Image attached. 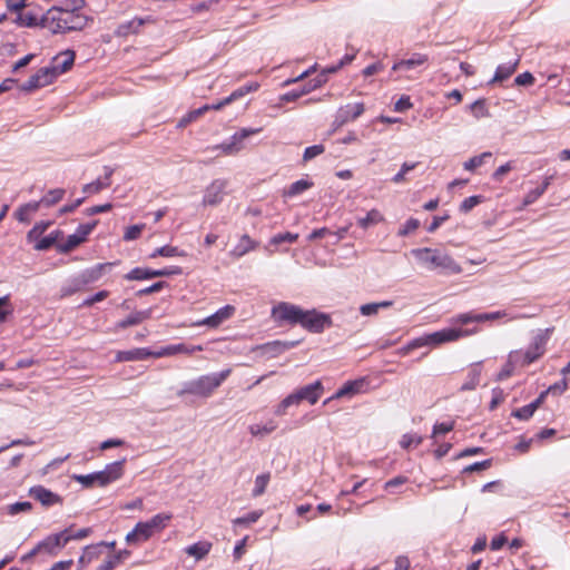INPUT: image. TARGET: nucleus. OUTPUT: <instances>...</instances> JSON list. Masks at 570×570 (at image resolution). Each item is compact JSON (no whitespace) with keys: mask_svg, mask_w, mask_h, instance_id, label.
<instances>
[{"mask_svg":"<svg viewBox=\"0 0 570 570\" xmlns=\"http://www.w3.org/2000/svg\"><path fill=\"white\" fill-rule=\"evenodd\" d=\"M454 425H455L454 421L435 423L433 425L432 438H434L439 434H446V433L451 432L454 429Z\"/></svg>","mask_w":570,"mask_h":570,"instance_id":"nucleus-63","label":"nucleus"},{"mask_svg":"<svg viewBox=\"0 0 570 570\" xmlns=\"http://www.w3.org/2000/svg\"><path fill=\"white\" fill-rule=\"evenodd\" d=\"M144 227H145L144 224L131 225V226L127 227L124 233V239L125 240L137 239L140 236Z\"/></svg>","mask_w":570,"mask_h":570,"instance_id":"nucleus-62","label":"nucleus"},{"mask_svg":"<svg viewBox=\"0 0 570 570\" xmlns=\"http://www.w3.org/2000/svg\"><path fill=\"white\" fill-rule=\"evenodd\" d=\"M325 151V147L322 144L313 145L309 147H306L303 154V160L304 163L314 159L315 157L322 155Z\"/></svg>","mask_w":570,"mask_h":570,"instance_id":"nucleus-58","label":"nucleus"},{"mask_svg":"<svg viewBox=\"0 0 570 570\" xmlns=\"http://www.w3.org/2000/svg\"><path fill=\"white\" fill-rule=\"evenodd\" d=\"M327 81L326 72H321L316 75L314 78L309 79L306 83H304L301 88L293 89L281 97L282 101H295L304 95L309 94L311 91L322 87Z\"/></svg>","mask_w":570,"mask_h":570,"instance_id":"nucleus-10","label":"nucleus"},{"mask_svg":"<svg viewBox=\"0 0 570 570\" xmlns=\"http://www.w3.org/2000/svg\"><path fill=\"white\" fill-rule=\"evenodd\" d=\"M481 363H475L470 368L465 382L461 385L460 391H473L480 383Z\"/></svg>","mask_w":570,"mask_h":570,"instance_id":"nucleus-34","label":"nucleus"},{"mask_svg":"<svg viewBox=\"0 0 570 570\" xmlns=\"http://www.w3.org/2000/svg\"><path fill=\"white\" fill-rule=\"evenodd\" d=\"M212 549V543L208 541H198L196 543H193L184 549V551L190 556L194 557L196 560H202L205 558Z\"/></svg>","mask_w":570,"mask_h":570,"instance_id":"nucleus-36","label":"nucleus"},{"mask_svg":"<svg viewBox=\"0 0 570 570\" xmlns=\"http://www.w3.org/2000/svg\"><path fill=\"white\" fill-rule=\"evenodd\" d=\"M148 19L135 17L129 21L120 23L115 30L117 37H128L129 35L137 33Z\"/></svg>","mask_w":570,"mask_h":570,"instance_id":"nucleus-26","label":"nucleus"},{"mask_svg":"<svg viewBox=\"0 0 570 570\" xmlns=\"http://www.w3.org/2000/svg\"><path fill=\"white\" fill-rule=\"evenodd\" d=\"M99 475H101L100 471L89 474H76L73 475V480L80 483L83 488H92L95 484L104 487L102 479H100Z\"/></svg>","mask_w":570,"mask_h":570,"instance_id":"nucleus-39","label":"nucleus"},{"mask_svg":"<svg viewBox=\"0 0 570 570\" xmlns=\"http://www.w3.org/2000/svg\"><path fill=\"white\" fill-rule=\"evenodd\" d=\"M114 547L115 542H100L97 544L87 546L83 549L82 554L79 557L80 566L88 567L92 560H98L104 557L96 570H112L114 568L120 566V561L122 559H127L130 556V552L127 550H122L116 554H112Z\"/></svg>","mask_w":570,"mask_h":570,"instance_id":"nucleus-3","label":"nucleus"},{"mask_svg":"<svg viewBox=\"0 0 570 570\" xmlns=\"http://www.w3.org/2000/svg\"><path fill=\"white\" fill-rule=\"evenodd\" d=\"M479 328L476 326L472 328H462V327H448L442 328L440 331L433 332L431 334H426L420 337H416L410 341L405 346L400 350V353L405 355L410 351L420 348L428 345H440L446 342H455L462 337L471 336L478 333Z\"/></svg>","mask_w":570,"mask_h":570,"instance_id":"nucleus-4","label":"nucleus"},{"mask_svg":"<svg viewBox=\"0 0 570 570\" xmlns=\"http://www.w3.org/2000/svg\"><path fill=\"white\" fill-rule=\"evenodd\" d=\"M114 173V169L105 166V177L104 178H97L96 180L86 184L82 188L83 193L86 194H97L101 191L102 189L108 188L111 185L110 177Z\"/></svg>","mask_w":570,"mask_h":570,"instance_id":"nucleus-25","label":"nucleus"},{"mask_svg":"<svg viewBox=\"0 0 570 570\" xmlns=\"http://www.w3.org/2000/svg\"><path fill=\"white\" fill-rule=\"evenodd\" d=\"M365 110L363 102L347 104L337 109L333 126L335 128L342 127L343 125L355 120Z\"/></svg>","mask_w":570,"mask_h":570,"instance_id":"nucleus-12","label":"nucleus"},{"mask_svg":"<svg viewBox=\"0 0 570 570\" xmlns=\"http://www.w3.org/2000/svg\"><path fill=\"white\" fill-rule=\"evenodd\" d=\"M518 63L519 59H515L513 62L499 65L493 78L489 81V85L508 79L515 71Z\"/></svg>","mask_w":570,"mask_h":570,"instance_id":"nucleus-35","label":"nucleus"},{"mask_svg":"<svg viewBox=\"0 0 570 570\" xmlns=\"http://www.w3.org/2000/svg\"><path fill=\"white\" fill-rule=\"evenodd\" d=\"M553 327H549V328H546V330H540L532 338V344L537 347H539V350H541L543 353H546V347H547V344H548V341L550 340V336L553 332Z\"/></svg>","mask_w":570,"mask_h":570,"instance_id":"nucleus-45","label":"nucleus"},{"mask_svg":"<svg viewBox=\"0 0 570 570\" xmlns=\"http://www.w3.org/2000/svg\"><path fill=\"white\" fill-rule=\"evenodd\" d=\"M505 315H507V313L504 311H497V312H491V313L468 312V313H462V314L454 316L452 318V324L462 326V325H468L471 323H482V322H487V321H494V320L501 318Z\"/></svg>","mask_w":570,"mask_h":570,"instance_id":"nucleus-11","label":"nucleus"},{"mask_svg":"<svg viewBox=\"0 0 570 570\" xmlns=\"http://www.w3.org/2000/svg\"><path fill=\"white\" fill-rule=\"evenodd\" d=\"M66 190L63 188L50 189L41 197V203L45 207H52L63 199Z\"/></svg>","mask_w":570,"mask_h":570,"instance_id":"nucleus-43","label":"nucleus"},{"mask_svg":"<svg viewBox=\"0 0 570 570\" xmlns=\"http://www.w3.org/2000/svg\"><path fill=\"white\" fill-rule=\"evenodd\" d=\"M491 465H492V460L487 459V460H483L480 462H474L470 465H466L465 468H463L462 473L466 474V473H472V472L484 471V470L491 468Z\"/></svg>","mask_w":570,"mask_h":570,"instance_id":"nucleus-59","label":"nucleus"},{"mask_svg":"<svg viewBox=\"0 0 570 570\" xmlns=\"http://www.w3.org/2000/svg\"><path fill=\"white\" fill-rule=\"evenodd\" d=\"M150 315H151L150 309L136 311V312L131 313L130 315H128L126 318L119 321L116 324V327L119 330H124L129 326L138 325V324L142 323L144 321L148 320L150 317Z\"/></svg>","mask_w":570,"mask_h":570,"instance_id":"nucleus-28","label":"nucleus"},{"mask_svg":"<svg viewBox=\"0 0 570 570\" xmlns=\"http://www.w3.org/2000/svg\"><path fill=\"white\" fill-rule=\"evenodd\" d=\"M547 395H548V391L541 392L539 394V396L531 403L513 410L511 413V416H513L520 421H528L529 419L532 417V415L539 409V406L544 402Z\"/></svg>","mask_w":570,"mask_h":570,"instance_id":"nucleus-21","label":"nucleus"},{"mask_svg":"<svg viewBox=\"0 0 570 570\" xmlns=\"http://www.w3.org/2000/svg\"><path fill=\"white\" fill-rule=\"evenodd\" d=\"M313 186V183L307 179H299L291 184L283 193L285 197H294L297 196L305 190L309 189Z\"/></svg>","mask_w":570,"mask_h":570,"instance_id":"nucleus-41","label":"nucleus"},{"mask_svg":"<svg viewBox=\"0 0 570 570\" xmlns=\"http://www.w3.org/2000/svg\"><path fill=\"white\" fill-rule=\"evenodd\" d=\"M277 429L274 420H268L265 424H250L248 431L253 436L263 438L273 433Z\"/></svg>","mask_w":570,"mask_h":570,"instance_id":"nucleus-38","label":"nucleus"},{"mask_svg":"<svg viewBox=\"0 0 570 570\" xmlns=\"http://www.w3.org/2000/svg\"><path fill=\"white\" fill-rule=\"evenodd\" d=\"M298 344L297 341H272L265 344L257 345L253 351H261L262 354L268 357H277L284 352L295 347Z\"/></svg>","mask_w":570,"mask_h":570,"instance_id":"nucleus-16","label":"nucleus"},{"mask_svg":"<svg viewBox=\"0 0 570 570\" xmlns=\"http://www.w3.org/2000/svg\"><path fill=\"white\" fill-rule=\"evenodd\" d=\"M227 187V180L215 179L208 185L204 191L203 205L204 206H216L223 202L225 189Z\"/></svg>","mask_w":570,"mask_h":570,"instance_id":"nucleus-14","label":"nucleus"},{"mask_svg":"<svg viewBox=\"0 0 570 570\" xmlns=\"http://www.w3.org/2000/svg\"><path fill=\"white\" fill-rule=\"evenodd\" d=\"M482 202L483 196L481 195L470 196L460 204V212L466 214Z\"/></svg>","mask_w":570,"mask_h":570,"instance_id":"nucleus-57","label":"nucleus"},{"mask_svg":"<svg viewBox=\"0 0 570 570\" xmlns=\"http://www.w3.org/2000/svg\"><path fill=\"white\" fill-rule=\"evenodd\" d=\"M29 494L37 501H39L43 507H51L55 504H61L62 498L50 491L49 489L42 485L32 487L29 490Z\"/></svg>","mask_w":570,"mask_h":570,"instance_id":"nucleus-18","label":"nucleus"},{"mask_svg":"<svg viewBox=\"0 0 570 570\" xmlns=\"http://www.w3.org/2000/svg\"><path fill=\"white\" fill-rule=\"evenodd\" d=\"M262 515H263L262 510L252 511L243 517L236 518L233 521V523L235 525H239V527H247L252 523H255Z\"/></svg>","mask_w":570,"mask_h":570,"instance_id":"nucleus-50","label":"nucleus"},{"mask_svg":"<svg viewBox=\"0 0 570 570\" xmlns=\"http://www.w3.org/2000/svg\"><path fill=\"white\" fill-rule=\"evenodd\" d=\"M61 533H62L63 538L66 539V544H67L70 540H73V539L80 540V539L87 538L91 533V529L82 528V529L76 530L72 527H70V528L62 530Z\"/></svg>","mask_w":570,"mask_h":570,"instance_id":"nucleus-46","label":"nucleus"},{"mask_svg":"<svg viewBox=\"0 0 570 570\" xmlns=\"http://www.w3.org/2000/svg\"><path fill=\"white\" fill-rule=\"evenodd\" d=\"M150 357L149 348L137 347L129 351H120L116 355L118 362L140 361Z\"/></svg>","mask_w":570,"mask_h":570,"instance_id":"nucleus-29","label":"nucleus"},{"mask_svg":"<svg viewBox=\"0 0 570 570\" xmlns=\"http://www.w3.org/2000/svg\"><path fill=\"white\" fill-rule=\"evenodd\" d=\"M520 355V360L522 362V367H525L533 362L538 361L544 353L539 350V347L534 346L532 343L529 344L528 348L523 351H514Z\"/></svg>","mask_w":570,"mask_h":570,"instance_id":"nucleus-37","label":"nucleus"},{"mask_svg":"<svg viewBox=\"0 0 570 570\" xmlns=\"http://www.w3.org/2000/svg\"><path fill=\"white\" fill-rule=\"evenodd\" d=\"M491 157H492V153L484 151V153H482L478 156L471 157L469 160H466L463 164V168L465 170L473 171L476 168L481 167L485 163V159L491 158Z\"/></svg>","mask_w":570,"mask_h":570,"instance_id":"nucleus-47","label":"nucleus"},{"mask_svg":"<svg viewBox=\"0 0 570 570\" xmlns=\"http://www.w3.org/2000/svg\"><path fill=\"white\" fill-rule=\"evenodd\" d=\"M124 277L127 281L150 279L149 268L135 267L130 272H128Z\"/></svg>","mask_w":570,"mask_h":570,"instance_id":"nucleus-54","label":"nucleus"},{"mask_svg":"<svg viewBox=\"0 0 570 570\" xmlns=\"http://www.w3.org/2000/svg\"><path fill=\"white\" fill-rule=\"evenodd\" d=\"M170 356L177 354H193L195 352H202L204 348L202 345H187L185 343L169 344Z\"/></svg>","mask_w":570,"mask_h":570,"instance_id":"nucleus-44","label":"nucleus"},{"mask_svg":"<svg viewBox=\"0 0 570 570\" xmlns=\"http://www.w3.org/2000/svg\"><path fill=\"white\" fill-rule=\"evenodd\" d=\"M428 60L429 58L426 55L415 52L410 58L395 62L392 67V70L395 71L402 68L410 70L425 63Z\"/></svg>","mask_w":570,"mask_h":570,"instance_id":"nucleus-32","label":"nucleus"},{"mask_svg":"<svg viewBox=\"0 0 570 570\" xmlns=\"http://www.w3.org/2000/svg\"><path fill=\"white\" fill-rule=\"evenodd\" d=\"M258 88H259V85L256 81L246 83V85L237 88L228 97H226L225 102H233V101L246 96L249 92L256 91Z\"/></svg>","mask_w":570,"mask_h":570,"instance_id":"nucleus-42","label":"nucleus"},{"mask_svg":"<svg viewBox=\"0 0 570 570\" xmlns=\"http://www.w3.org/2000/svg\"><path fill=\"white\" fill-rule=\"evenodd\" d=\"M157 256H163V257L185 256V253L183 250H179L178 247L165 245V246L156 248L150 254L151 258H155Z\"/></svg>","mask_w":570,"mask_h":570,"instance_id":"nucleus-48","label":"nucleus"},{"mask_svg":"<svg viewBox=\"0 0 570 570\" xmlns=\"http://www.w3.org/2000/svg\"><path fill=\"white\" fill-rule=\"evenodd\" d=\"M257 246V243L253 240L247 234L243 235L238 243L234 246V248L230 250V255L233 257L239 258L250 250L255 249Z\"/></svg>","mask_w":570,"mask_h":570,"instance_id":"nucleus-31","label":"nucleus"},{"mask_svg":"<svg viewBox=\"0 0 570 570\" xmlns=\"http://www.w3.org/2000/svg\"><path fill=\"white\" fill-rule=\"evenodd\" d=\"M166 286H168V284L166 282H164V281L156 282V283L151 284L150 286H148V287L139 289L136 293V295L137 296L149 295V294H153V293L161 291Z\"/></svg>","mask_w":570,"mask_h":570,"instance_id":"nucleus-64","label":"nucleus"},{"mask_svg":"<svg viewBox=\"0 0 570 570\" xmlns=\"http://www.w3.org/2000/svg\"><path fill=\"white\" fill-rule=\"evenodd\" d=\"M271 316L278 325H301L311 333H323L325 328L333 326L330 314L315 308L303 309L301 306L281 302L272 308Z\"/></svg>","mask_w":570,"mask_h":570,"instance_id":"nucleus-1","label":"nucleus"},{"mask_svg":"<svg viewBox=\"0 0 570 570\" xmlns=\"http://www.w3.org/2000/svg\"><path fill=\"white\" fill-rule=\"evenodd\" d=\"M261 130V128H242L236 131L228 141L222 142L218 148L222 149L226 155L237 153L242 149V142L244 139L252 135L258 134Z\"/></svg>","mask_w":570,"mask_h":570,"instance_id":"nucleus-13","label":"nucleus"},{"mask_svg":"<svg viewBox=\"0 0 570 570\" xmlns=\"http://www.w3.org/2000/svg\"><path fill=\"white\" fill-rule=\"evenodd\" d=\"M230 373L232 370L226 368L217 373L202 375L195 380L184 382L177 395L184 396L188 394L207 399L223 384Z\"/></svg>","mask_w":570,"mask_h":570,"instance_id":"nucleus-5","label":"nucleus"},{"mask_svg":"<svg viewBox=\"0 0 570 570\" xmlns=\"http://www.w3.org/2000/svg\"><path fill=\"white\" fill-rule=\"evenodd\" d=\"M75 51L68 49L60 52L53 58L52 69L55 70L57 76L62 75L67 72L69 69H71L75 62Z\"/></svg>","mask_w":570,"mask_h":570,"instance_id":"nucleus-22","label":"nucleus"},{"mask_svg":"<svg viewBox=\"0 0 570 570\" xmlns=\"http://www.w3.org/2000/svg\"><path fill=\"white\" fill-rule=\"evenodd\" d=\"M365 385V380L360 379L355 381H347L341 389L336 391V393L324 401V404L330 403L333 399H340L347 395H355L360 392H362L363 387Z\"/></svg>","mask_w":570,"mask_h":570,"instance_id":"nucleus-23","label":"nucleus"},{"mask_svg":"<svg viewBox=\"0 0 570 570\" xmlns=\"http://www.w3.org/2000/svg\"><path fill=\"white\" fill-rule=\"evenodd\" d=\"M298 238V234H295V233H291V232H285V233H279V234H276L274 235L271 240H269V244L271 245H281L283 243H295Z\"/></svg>","mask_w":570,"mask_h":570,"instance_id":"nucleus-53","label":"nucleus"},{"mask_svg":"<svg viewBox=\"0 0 570 570\" xmlns=\"http://www.w3.org/2000/svg\"><path fill=\"white\" fill-rule=\"evenodd\" d=\"M65 546L66 539L63 538L61 531L50 534L40 541L27 556H23L22 560L31 557L45 559L47 557L57 556Z\"/></svg>","mask_w":570,"mask_h":570,"instance_id":"nucleus-8","label":"nucleus"},{"mask_svg":"<svg viewBox=\"0 0 570 570\" xmlns=\"http://www.w3.org/2000/svg\"><path fill=\"white\" fill-rule=\"evenodd\" d=\"M8 513L11 515L18 514L20 512H28L32 509V504L29 501L16 502L8 505Z\"/></svg>","mask_w":570,"mask_h":570,"instance_id":"nucleus-60","label":"nucleus"},{"mask_svg":"<svg viewBox=\"0 0 570 570\" xmlns=\"http://www.w3.org/2000/svg\"><path fill=\"white\" fill-rule=\"evenodd\" d=\"M421 443H422V436L412 434V433L404 434L400 441V444L403 449H409L412 445L416 446Z\"/></svg>","mask_w":570,"mask_h":570,"instance_id":"nucleus-61","label":"nucleus"},{"mask_svg":"<svg viewBox=\"0 0 570 570\" xmlns=\"http://www.w3.org/2000/svg\"><path fill=\"white\" fill-rule=\"evenodd\" d=\"M35 75L40 77V88L50 85L58 77L52 67L40 68Z\"/></svg>","mask_w":570,"mask_h":570,"instance_id":"nucleus-49","label":"nucleus"},{"mask_svg":"<svg viewBox=\"0 0 570 570\" xmlns=\"http://www.w3.org/2000/svg\"><path fill=\"white\" fill-rule=\"evenodd\" d=\"M519 357L520 355L514 353V351L509 354L507 363L502 366L501 371L497 375V381H503L510 377L515 367H522V362Z\"/></svg>","mask_w":570,"mask_h":570,"instance_id":"nucleus-30","label":"nucleus"},{"mask_svg":"<svg viewBox=\"0 0 570 570\" xmlns=\"http://www.w3.org/2000/svg\"><path fill=\"white\" fill-rule=\"evenodd\" d=\"M126 458L108 463L104 470L100 471L101 475L100 479H102L104 487L119 480L124 475V466L126 463Z\"/></svg>","mask_w":570,"mask_h":570,"instance_id":"nucleus-19","label":"nucleus"},{"mask_svg":"<svg viewBox=\"0 0 570 570\" xmlns=\"http://www.w3.org/2000/svg\"><path fill=\"white\" fill-rule=\"evenodd\" d=\"M411 254L420 264L426 266L429 269H438L452 274H459L461 272L460 265L450 255L440 249L430 247L414 248L411 250Z\"/></svg>","mask_w":570,"mask_h":570,"instance_id":"nucleus-6","label":"nucleus"},{"mask_svg":"<svg viewBox=\"0 0 570 570\" xmlns=\"http://www.w3.org/2000/svg\"><path fill=\"white\" fill-rule=\"evenodd\" d=\"M85 283L78 273L77 275H73L69 277L66 283L60 288V296L61 297H68L71 296L82 289H85Z\"/></svg>","mask_w":570,"mask_h":570,"instance_id":"nucleus-27","label":"nucleus"},{"mask_svg":"<svg viewBox=\"0 0 570 570\" xmlns=\"http://www.w3.org/2000/svg\"><path fill=\"white\" fill-rule=\"evenodd\" d=\"M324 392V386L320 380L307 384L305 386H302L294 391V394L296 395V399L298 402L307 401L309 404H315L321 399L322 394Z\"/></svg>","mask_w":570,"mask_h":570,"instance_id":"nucleus-15","label":"nucleus"},{"mask_svg":"<svg viewBox=\"0 0 570 570\" xmlns=\"http://www.w3.org/2000/svg\"><path fill=\"white\" fill-rule=\"evenodd\" d=\"M85 0H63L62 7H52L42 14V28L51 33L80 31L88 23V17L80 12Z\"/></svg>","mask_w":570,"mask_h":570,"instance_id":"nucleus-2","label":"nucleus"},{"mask_svg":"<svg viewBox=\"0 0 570 570\" xmlns=\"http://www.w3.org/2000/svg\"><path fill=\"white\" fill-rule=\"evenodd\" d=\"M235 313V307L232 305H225L217 309L214 314L208 317L198 321L197 326L207 325L209 327H217L226 320L230 318Z\"/></svg>","mask_w":570,"mask_h":570,"instance_id":"nucleus-20","label":"nucleus"},{"mask_svg":"<svg viewBox=\"0 0 570 570\" xmlns=\"http://www.w3.org/2000/svg\"><path fill=\"white\" fill-rule=\"evenodd\" d=\"M98 223L99 222L95 219L86 224H80L76 232L69 235L65 242H60L56 245L57 250L62 254H67L73 250L76 247L87 240L88 236L92 233Z\"/></svg>","mask_w":570,"mask_h":570,"instance_id":"nucleus-9","label":"nucleus"},{"mask_svg":"<svg viewBox=\"0 0 570 570\" xmlns=\"http://www.w3.org/2000/svg\"><path fill=\"white\" fill-rule=\"evenodd\" d=\"M384 220V216L381 214L379 209H371L364 217H361L357 219V225L363 228L367 229L368 227L376 225Z\"/></svg>","mask_w":570,"mask_h":570,"instance_id":"nucleus-40","label":"nucleus"},{"mask_svg":"<svg viewBox=\"0 0 570 570\" xmlns=\"http://www.w3.org/2000/svg\"><path fill=\"white\" fill-rule=\"evenodd\" d=\"M552 179L553 176H547L540 186L529 190L523 198V205L529 206L535 203L548 189Z\"/></svg>","mask_w":570,"mask_h":570,"instance_id":"nucleus-33","label":"nucleus"},{"mask_svg":"<svg viewBox=\"0 0 570 570\" xmlns=\"http://www.w3.org/2000/svg\"><path fill=\"white\" fill-rule=\"evenodd\" d=\"M61 234L60 230H56L50 233L49 235L42 237L36 245L35 249L37 250H46L53 246L57 242L58 236Z\"/></svg>","mask_w":570,"mask_h":570,"instance_id":"nucleus-51","label":"nucleus"},{"mask_svg":"<svg viewBox=\"0 0 570 570\" xmlns=\"http://www.w3.org/2000/svg\"><path fill=\"white\" fill-rule=\"evenodd\" d=\"M14 22L19 27L35 28L42 27V14L40 16L38 12L28 10H20L14 19Z\"/></svg>","mask_w":570,"mask_h":570,"instance_id":"nucleus-24","label":"nucleus"},{"mask_svg":"<svg viewBox=\"0 0 570 570\" xmlns=\"http://www.w3.org/2000/svg\"><path fill=\"white\" fill-rule=\"evenodd\" d=\"M118 262L99 263L91 267L82 269L79 274L85 283V286L98 282L105 273L116 266Z\"/></svg>","mask_w":570,"mask_h":570,"instance_id":"nucleus-17","label":"nucleus"},{"mask_svg":"<svg viewBox=\"0 0 570 570\" xmlns=\"http://www.w3.org/2000/svg\"><path fill=\"white\" fill-rule=\"evenodd\" d=\"M420 220L416 218L407 219L397 230V236L405 237L411 233L415 232L420 227Z\"/></svg>","mask_w":570,"mask_h":570,"instance_id":"nucleus-55","label":"nucleus"},{"mask_svg":"<svg viewBox=\"0 0 570 570\" xmlns=\"http://www.w3.org/2000/svg\"><path fill=\"white\" fill-rule=\"evenodd\" d=\"M269 473H264V474H259L256 476L255 479V485H254V489L252 491V494L253 497H259L262 495L265 490H266V487L269 482Z\"/></svg>","mask_w":570,"mask_h":570,"instance_id":"nucleus-52","label":"nucleus"},{"mask_svg":"<svg viewBox=\"0 0 570 570\" xmlns=\"http://www.w3.org/2000/svg\"><path fill=\"white\" fill-rule=\"evenodd\" d=\"M52 224V222L48 220H41L35 224V226L28 232L27 238L29 240H33L38 238L40 235H42L47 228Z\"/></svg>","mask_w":570,"mask_h":570,"instance_id":"nucleus-56","label":"nucleus"},{"mask_svg":"<svg viewBox=\"0 0 570 570\" xmlns=\"http://www.w3.org/2000/svg\"><path fill=\"white\" fill-rule=\"evenodd\" d=\"M171 518L173 515L170 513H158L148 521L138 522L135 528L127 533L126 542L128 544H138L149 540L155 533L164 530Z\"/></svg>","mask_w":570,"mask_h":570,"instance_id":"nucleus-7","label":"nucleus"}]
</instances>
